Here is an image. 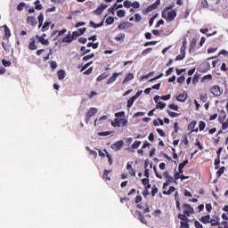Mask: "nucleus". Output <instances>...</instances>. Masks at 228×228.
I'll use <instances>...</instances> for the list:
<instances>
[{"label":"nucleus","mask_w":228,"mask_h":228,"mask_svg":"<svg viewBox=\"0 0 228 228\" xmlns=\"http://www.w3.org/2000/svg\"><path fill=\"white\" fill-rule=\"evenodd\" d=\"M210 215L203 216L200 217V222L203 224H210Z\"/></svg>","instance_id":"nucleus-17"},{"label":"nucleus","mask_w":228,"mask_h":228,"mask_svg":"<svg viewBox=\"0 0 228 228\" xmlns=\"http://www.w3.org/2000/svg\"><path fill=\"white\" fill-rule=\"evenodd\" d=\"M180 228H190L189 224L186 222H180Z\"/></svg>","instance_id":"nucleus-61"},{"label":"nucleus","mask_w":228,"mask_h":228,"mask_svg":"<svg viewBox=\"0 0 228 228\" xmlns=\"http://www.w3.org/2000/svg\"><path fill=\"white\" fill-rule=\"evenodd\" d=\"M2 46L4 51L9 52L11 49V45H9L8 44H5L4 42L2 43Z\"/></svg>","instance_id":"nucleus-48"},{"label":"nucleus","mask_w":228,"mask_h":228,"mask_svg":"<svg viewBox=\"0 0 228 228\" xmlns=\"http://www.w3.org/2000/svg\"><path fill=\"white\" fill-rule=\"evenodd\" d=\"M210 80H213V75H205L203 77H202V80H200V82L202 83H205L207 81H210Z\"/></svg>","instance_id":"nucleus-27"},{"label":"nucleus","mask_w":228,"mask_h":228,"mask_svg":"<svg viewBox=\"0 0 228 228\" xmlns=\"http://www.w3.org/2000/svg\"><path fill=\"white\" fill-rule=\"evenodd\" d=\"M25 6H26V4H25L24 2H21V3H20V4H18L17 10H18L19 12H21L22 10H24Z\"/></svg>","instance_id":"nucleus-43"},{"label":"nucleus","mask_w":228,"mask_h":228,"mask_svg":"<svg viewBox=\"0 0 228 228\" xmlns=\"http://www.w3.org/2000/svg\"><path fill=\"white\" fill-rule=\"evenodd\" d=\"M201 5H202V8H204V9L209 8V4H208L207 0H202Z\"/></svg>","instance_id":"nucleus-56"},{"label":"nucleus","mask_w":228,"mask_h":228,"mask_svg":"<svg viewBox=\"0 0 228 228\" xmlns=\"http://www.w3.org/2000/svg\"><path fill=\"white\" fill-rule=\"evenodd\" d=\"M224 171H225V167H220L219 170L216 171V176L218 178L221 177Z\"/></svg>","instance_id":"nucleus-39"},{"label":"nucleus","mask_w":228,"mask_h":228,"mask_svg":"<svg viewBox=\"0 0 228 228\" xmlns=\"http://www.w3.org/2000/svg\"><path fill=\"white\" fill-rule=\"evenodd\" d=\"M117 15H118V17H119V18H124L125 15H126V12H125V11L120 10V11H118V12H117Z\"/></svg>","instance_id":"nucleus-54"},{"label":"nucleus","mask_w":228,"mask_h":228,"mask_svg":"<svg viewBox=\"0 0 228 228\" xmlns=\"http://www.w3.org/2000/svg\"><path fill=\"white\" fill-rule=\"evenodd\" d=\"M3 28H4L3 40H9L10 37H12V32H10L8 26L6 25H4Z\"/></svg>","instance_id":"nucleus-8"},{"label":"nucleus","mask_w":228,"mask_h":228,"mask_svg":"<svg viewBox=\"0 0 228 228\" xmlns=\"http://www.w3.org/2000/svg\"><path fill=\"white\" fill-rule=\"evenodd\" d=\"M175 191H176V188L171 186V187L169 188V191H163L162 193H163V195H167V196H169L170 194L174 193Z\"/></svg>","instance_id":"nucleus-26"},{"label":"nucleus","mask_w":228,"mask_h":228,"mask_svg":"<svg viewBox=\"0 0 228 228\" xmlns=\"http://www.w3.org/2000/svg\"><path fill=\"white\" fill-rule=\"evenodd\" d=\"M108 77V75L106 73H103L97 77V82H101Z\"/></svg>","instance_id":"nucleus-40"},{"label":"nucleus","mask_w":228,"mask_h":228,"mask_svg":"<svg viewBox=\"0 0 228 228\" xmlns=\"http://www.w3.org/2000/svg\"><path fill=\"white\" fill-rule=\"evenodd\" d=\"M114 39H116L117 42L124 41L125 34L124 33H120L116 37H114Z\"/></svg>","instance_id":"nucleus-34"},{"label":"nucleus","mask_w":228,"mask_h":228,"mask_svg":"<svg viewBox=\"0 0 228 228\" xmlns=\"http://www.w3.org/2000/svg\"><path fill=\"white\" fill-rule=\"evenodd\" d=\"M44 20H45V14L40 12L39 16H38V22H39L38 28H41L43 26V21Z\"/></svg>","instance_id":"nucleus-29"},{"label":"nucleus","mask_w":228,"mask_h":228,"mask_svg":"<svg viewBox=\"0 0 228 228\" xmlns=\"http://www.w3.org/2000/svg\"><path fill=\"white\" fill-rule=\"evenodd\" d=\"M140 145H141V142H140V141H136V142H134L133 143L132 149H133V150H136L137 148L140 147Z\"/></svg>","instance_id":"nucleus-52"},{"label":"nucleus","mask_w":228,"mask_h":228,"mask_svg":"<svg viewBox=\"0 0 228 228\" xmlns=\"http://www.w3.org/2000/svg\"><path fill=\"white\" fill-rule=\"evenodd\" d=\"M93 58H94V53H91L90 55H86L83 57V61H88Z\"/></svg>","instance_id":"nucleus-42"},{"label":"nucleus","mask_w":228,"mask_h":228,"mask_svg":"<svg viewBox=\"0 0 228 228\" xmlns=\"http://www.w3.org/2000/svg\"><path fill=\"white\" fill-rule=\"evenodd\" d=\"M127 124H128L127 119L120 118V126H127Z\"/></svg>","instance_id":"nucleus-57"},{"label":"nucleus","mask_w":228,"mask_h":228,"mask_svg":"<svg viewBox=\"0 0 228 228\" xmlns=\"http://www.w3.org/2000/svg\"><path fill=\"white\" fill-rule=\"evenodd\" d=\"M124 146V141L120 140L118 141L117 142H114L112 145H110V149H112L115 151H118L121 150V148H123Z\"/></svg>","instance_id":"nucleus-5"},{"label":"nucleus","mask_w":228,"mask_h":228,"mask_svg":"<svg viewBox=\"0 0 228 228\" xmlns=\"http://www.w3.org/2000/svg\"><path fill=\"white\" fill-rule=\"evenodd\" d=\"M2 64L4 67H11L12 61H5L4 59L2 60Z\"/></svg>","instance_id":"nucleus-50"},{"label":"nucleus","mask_w":228,"mask_h":228,"mask_svg":"<svg viewBox=\"0 0 228 228\" xmlns=\"http://www.w3.org/2000/svg\"><path fill=\"white\" fill-rule=\"evenodd\" d=\"M166 108V103L162 102H157L156 109L158 110H163Z\"/></svg>","instance_id":"nucleus-36"},{"label":"nucleus","mask_w":228,"mask_h":228,"mask_svg":"<svg viewBox=\"0 0 228 228\" xmlns=\"http://www.w3.org/2000/svg\"><path fill=\"white\" fill-rule=\"evenodd\" d=\"M168 107H169L170 110H173L175 111H178V109H179V107L175 103L169 104Z\"/></svg>","instance_id":"nucleus-51"},{"label":"nucleus","mask_w":228,"mask_h":228,"mask_svg":"<svg viewBox=\"0 0 228 228\" xmlns=\"http://www.w3.org/2000/svg\"><path fill=\"white\" fill-rule=\"evenodd\" d=\"M97 112H98V110H96L94 107H92L91 109H89L87 114H86V124H88L92 117L95 116Z\"/></svg>","instance_id":"nucleus-4"},{"label":"nucleus","mask_w":228,"mask_h":228,"mask_svg":"<svg viewBox=\"0 0 228 228\" xmlns=\"http://www.w3.org/2000/svg\"><path fill=\"white\" fill-rule=\"evenodd\" d=\"M196 47H197V38H192L190 44V53L195 51Z\"/></svg>","instance_id":"nucleus-22"},{"label":"nucleus","mask_w":228,"mask_h":228,"mask_svg":"<svg viewBox=\"0 0 228 228\" xmlns=\"http://www.w3.org/2000/svg\"><path fill=\"white\" fill-rule=\"evenodd\" d=\"M81 35H82V34L79 33L78 31H73L71 37H72L73 38H75V40H77V39L78 38V37L81 36Z\"/></svg>","instance_id":"nucleus-53"},{"label":"nucleus","mask_w":228,"mask_h":228,"mask_svg":"<svg viewBox=\"0 0 228 228\" xmlns=\"http://www.w3.org/2000/svg\"><path fill=\"white\" fill-rule=\"evenodd\" d=\"M199 78H200V75H194V77H192V84L197 85V83H199Z\"/></svg>","instance_id":"nucleus-46"},{"label":"nucleus","mask_w":228,"mask_h":228,"mask_svg":"<svg viewBox=\"0 0 228 228\" xmlns=\"http://www.w3.org/2000/svg\"><path fill=\"white\" fill-rule=\"evenodd\" d=\"M36 38L38 39V42L44 45H48L50 43H49V40L48 39H45V37H42L41 36H36Z\"/></svg>","instance_id":"nucleus-20"},{"label":"nucleus","mask_w":228,"mask_h":228,"mask_svg":"<svg viewBox=\"0 0 228 228\" xmlns=\"http://www.w3.org/2000/svg\"><path fill=\"white\" fill-rule=\"evenodd\" d=\"M185 56H186V53H180V54L175 57V61H181L184 60Z\"/></svg>","instance_id":"nucleus-33"},{"label":"nucleus","mask_w":228,"mask_h":228,"mask_svg":"<svg viewBox=\"0 0 228 228\" xmlns=\"http://www.w3.org/2000/svg\"><path fill=\"white\" fill-rule=\"evenodd\" d=\"M104 24V20H102L101 23H94V21L89 22V26H91L93 28H99L102 27Z\"/></svg>","instance_id":"nucleus-24"},{"label":"nucleus","mask_w":228,"mask_h":228,"mask_svg":"<svg viewBox=\"0 0 228 228\" xmlns=\"http://www.w3.org/2000/svg\"><path fill=\"white\" fill-rule=\"evenodd\" d=\"M200 72H202V73H207L208 70H210V64L208 62H204V63L200 64Z\"/></svg>","instance_id":"nucleus-13"},{"label":"nucleus","mask_w":228,"mask_h":228,"mask_svg":"<svg viewBox=\"0 0 228 228\" xmlns=\"http://www.w3.org/2000/svg\"><path fill=\"white\" fill-rule=\"evenodd\" d=\"M108 5L106 4H101L100 6L97 7L95 11L93 12L95 15H102L103 11L106 10Z\"/></svg>","instance_id":"nucleus-6"},{"label":"nucleus","mask_w":228,"mask_h":228,"mask_svg":"<svg viewBox=\"0 0 228 228\" xmlns=\"http://www.w3.org/2000/svg\"><path fill=\"white\" fill-rule=\"evenodd\" d=\"M76 40L74 37H71L70 33L65 36L62 39V43L70 44L72 41Z\"/></svg>","instance_id":"nucleus-16"},{"label":"nucleus","mask_w":228,"mask_h":228,"mask_svg":"<svg viewBox=\"0 0 228 228\" xmlns=\"http://www.w3.org/2000/svg\"><path fill=\"white\" fill-rule=\"evenodd\" d=\"M104 152L106 153V158H108L109 165L111 166L112 165V157H111L110 153H109L106 149H104Z\"/></svg>","instance_id":"nucleus-38"},{"label":"nucleus","mask_w":228,"mask_h":228,"mask_svg":"<svg viewBox=\"0 0 228 228\" xmlns=\"http://www.w3.org/2000/svg\"><path fill=\"white\" fill-rule=\"evenodd\" d=\"M163 177L167 179L166 183H176V181L174 180L175 178L169 175L168 171H165V173H163Z\"/></svg>","instance_id":"nucleus-11"},{"label":"nucleus","mask_w":228,"mask_h":228,"mask_svg":"<svg viewBox=\"0 0 228 228\" xmlns=\"http://www.w3.org/2000/svg\"><path fill=\"white\" fill-rule=\"evenodd\" d=\"M200 131L202 132L206 128V123L204 121H200L199 123Z\"/></svg>","instance_id":"nucleus-44"},{"label":"nucleus","mask_w":228,"mask_h":228,"mask_svg":"<svg viewBox=\"0 0 228 228\" xmlns=\"http://www.w3.org/2000/svg\"><path fill=\"white\" fill-rule=\"evenodd\" d=\"M115 21V19L112 16H110L105 20V23L107 26H110Z\"/></svg>","instance_id":"nucleus-35"},{"label":"nucleus","mask_w":228,"mask_h":228,"mask_svg":"<svg viewBox=\"0 0 228 228\" xmlns=\"http://www.w3.org/2000/svg\"><path fill=\"white\" fill-rule=\"evenodd\" d=\"M27 24L31 25L32 27H35L37 25V20L34 16H28Z\"/></svg>","instance_id":"nucleus-12"},{"label":"nucleus","mask_w":228,"mask_h":228,"mask_svg":"<svg viewBox=\"0 0 228 228\" xmlns=\"http://www.w3.org/2000/svg\"><path fill=\"white\" fill-rule=\"evenodd\" d=\"M122 73H113L112 77H110L108 81H106V85H110L112 83H115V81L117 80V78H118V77L121 75Z\"/></svg>","instance_id":"nucleus-9"},{"label":"nucleus","mask_w":228,"mask_h":228,"mask_svg":"<svg viewBox=\"0 0 228 228\" xmlns=\"http://www.w3.org/2000/svg\"><path fill=\"white\" fill-rule=\"evenodd\" d=\"M186 99H187V93L186 92H184L183 94H179L177 95V97H175V100H177V102H184L186 101Z\"/></svg>","instance_id":"nucleus-14"},{"label":"nucleus","mask_w":228,"mask_h":228,"mask_svg":"<svg viewBox=\"0 0 228 228\" xmlns=\"http://www.w3.org/2000/svg\"><path fill=\"white\" fill-rule=\"evenodd\" d=\"M182 143L185 144L186 146H189V139H187L186 135L183 136Z\"/></svg>","instance_id":"nucleus-55"},{"label":"nucleus","mask_w":228,"mask_h":228,"mask_svg":"<svg viewBox=\"0 0 228 228\" xmlns=\"http://www.w3.org/2000/svg\"><path fill=\"white\" fill-rule=\"evenodd\" d=\"M162 19H165L167 22H173L177 16L176 11H162Z\"/></svg>","instance_id":"nucleus-1"},{"label":"nucleus","mask_w":228,"mask_h":228,"mask_svg":"<svg viewBox=\"0 0 228 228\" xmlns=\"http://www.w3.org/2000/svg\"><path fill=\"white\" fill-rule=\"evenodd\" d=\"M178 218L180 219V220H182L183 222H189V219L187 218V216H185V215H183V214H179L178 215Z\"/></svg>","instance_id":"nucleus-41"},{"label":"nucleus","mask_w":228,"mask_h":228,"mask_svg":"<svg viewBox=\"0 0 228 228\" xmlns=\"http://www.w3.org/2000/svg\"><path fill=\"white\" fill-rule=\"evenodd\" d=\"M132 27V23L129 22H121L118 26V28L119 29H125V28H130Z\"/></svg>","instance_id":"nucleus-18"},{"label":"nucleus","mask_w":228,"mask_h":228,"mask_svg":"<svg viewBox=\"0 0 228 228\" xmlns=\"http://www.w3.org/2000/svg\"><path fill=\"white\" fill-rule=\"evenodd\" d=\"M134 214L138 216L139 222H141L142 224H147V220H145L143 214L141 213L140 210L134 211Z\"/></svg>","instance_id":"nucleus-10"},{"label":"nucleus","mask_w":228,"mask_h":228,"mask_svg":"<svg viewBox=\"0 0 228 228\" xmlns=\"http://www.w3.org/2000/svg\"><path fill=\"white\" fill-rule=\"evenodd\" d=\"M110 126H112L113 127H120V119H114V121L110 123Z\"/></svg>","instance_id":"nucleus-30"},{"label":"nucleus","mask_w":228,"mask_h":228,"mask_svg":"<svg viewBox=\"0 0 228 228\" xmlns=\"http://www.w3.org/2000/svg\"><path fill=\"white\" fill-rule=\"evenodd\" d=\"M57 77H59V80H63L66 77V71L63 69H60L57 71Z\"/></svg>","instance_id":"nucleus-23"},{"label":"nucleus","mask_w":228,"mask_h":228,"mask_svg":"<svg viewBox=\"0 0 228 228\" xmlns=\"http://www.w3.org/2000/svg\"><path fill=\"white\" fill-rule=\"evenodd\" d=\"M160 5V0L155 1L154 4H151L149 7L146 8V12H151L153 10H157Z\"/></svg>","instance_id":"nucleus-7"},{"label":"nucleus","mask_w":228,"mask_h":228,"mask_svg":"<svg viewBox=\"0 0 228 228\" xmlns=\"http://www.w3.org/2000/svg\"><path fill=\"white\" fill-rule=\"evenodd\" d=\"M197 126V121L192 120L190 125H188V131L191 133L194 132V128ZM195 132H198V129L195 130Z\"/></svg>","instance_id":"nucleus-19"},{"label":"nucleus","mask_w":228,"mask_h":228,"mask_svg":"<svg viewBox=\"0 0 228 228\" xmlns=\"http://www.w3.org/2000/svg\"><path fill=\"white\" fill-rule=\"evenodd\" d=\"M142 185H147V184H150V179L149 178H142Z\"/></svg>","instance_id":"nucleus-62"},{"label":"nucleus","mask_w":228,"mask_h":228,"mask_svg":"<svg viewBox=\"0 0 228 228\" xmlns=\"http://www.w3.org/2000/svg\"><path fill=\"white\" fill-rule=\"evenodd\" d=\"M110 173H111V170H107V169L104 170L103 179H105V181H110L111 180V178L109 177V174H110Z\"/></svg>","instance_id":"nucleus-28"},{"label":"nucleus","mask_w":228,"mask_h":228,"mask_svg":"<svg viewBox=\"0 0 228 228\" xmlns=\"http://www.w3.org/2000/svg\"><path fill=\"white\" fill-rule=\"evenodd\" d=\"M80 51H81V52H84L83 55H85V54L90 53L91 49H86V46H81Z\"/></svg>","instance_id":"nucleus-49"},{"label":"nucleus","mask_w":228,"mask_h":228,"mask_svg":"<svg viewBox=\"0 0 228 228\" xmlns=\"http://www.w3.org/2000/svg\"><path fill=\"white\" fill-rule=\"evenodd\" d=\"M210 224L212 227L219 226L220 225V218L219 216H215L214 219L210 218Z\"/></svg>","instance_id":"nucleus-15"},{"label":"nucleus","mask_w":228,"mask_h":228,"mask_svg":"<svg viewBox=\"0 0 228 228\" xmlns=\"http://www.w3.org/2000/svg\"><path fill=\"white\" fill-rule=\"evenodd\" d=\"M183 214H185V216H190L191 215L194 214V208L191 207V205L188 203L183 204Z\"/></svg>","instance_id":"nucleus-2"},{"label":"nucleus","mask_w":228,"mask_h":228,"mask_svg":"<svg viewBox=\"0 0 228 228\" xmlns=\"http://www.w3.org/2000/svg\"><path fill=\"white\" fill-rule=\"evenodd\" d=\"M187 40L183 39L182 48H180V53L186 54Z\"/></svg>","instance_id":"nucleus-25"},{"label":"nucleus","mask_w":228,"mask_h":228,"mask_svg":"<svg viewBox=\"0 0 228 228\" xmlns=\"http://www.w3.org/2000/svg\"><path fill=\"white\" fill-rule=\"evenodd\" d=\"M167 114H169V116H170L171 118H173L181 116V114L175 113V112H173V111H170V110H167Z\"/></svg>","instance_id":"nucleus-47"},{"label":"nucleus","mask_w":228,"mask_h":228,"mask_svg":"<svg viewBox=\"0 0 228 228\" xmlns=\"http://www.w3.org/2000/svg\"><path fill=\"white\" fill-rule=\"evenodd\" d=\"M184 81H185V77L184 76H180L178 78H177V83H179V84H183V83H184Z\"/></svg>","instance_id":"nucleus-60"},{"label":"nucleus","mask_w":228,"mask_h":228,"mask_svg":"<svg viewBox=\"0 0 228 228\" xmlns=\"http://www.w3.org/2000/svg\"><path fill=\"white\" fill-rule=\"evenodd\" d=\"M152 52V48H146L144 51L142 52V55L149 54Z\"/></svg>","instance_id":"nucleus-59"},{"label":"nucleus","mask_w":228,"mask_h":228,"mask_svg":"<svg viewBox=\"0 0 228 228\" xmlns=\"http://www.w3.org/2000/svg\"><path fill=\"white\" fill-rule=\"evenodd\" d=\"M194 226L195 228H203V225L199 221L194 222Z\"/></svg>","instance_id":"nucleus-64"},{"label":"nucleus","mask_w":228,"mask_h":228,"mask_svg":"<svg viewBox=\"0 0 228 228\" xmlns=\"http://www.w3.org/2000/svg\"><path fill=\"white\" fill-rule=\"evenodd\" d=\"M29 49H30V51H36L37 49V44L35 42V38L34 37L30 38Z\"/></svg>","instance_id":"nucleus-21"},{"label":"nucleus","mask_w":228,"mask_h":228,"mask_svg":"<svg viewBox=\"0 0 228 228\" xmlns=\"http://www.w3.org/2000/svg\"><path fill=\"white\" fill-rule=\"evenodd\" d=\"M136 99L130 97V99L126 102V108H131L135 102Z\"/></svg>","instance_id":"nucleus-37"},{"label":"nucleus","mask_w":228,"mask_h":228,"mask_svg":"<svg viewBox=\"0 0 228 228\" xmlns=\"http://www.w3.org/2000/svg\"><path fill=\"white\" fill-rule=\"evenodd\" d=\"M51 26V22L45 21L43 27H42V32H45L47 29H49V27Z\"/></svg>","instance_id":"nucleus-32"},{"label":"nucleus","mask_w":228,"mask_h":228,"mask_svg":"<svg viewBox=\"0 0 228 228\" xmlns=\"http://www.w3.org/2000/svg\"><path fill=\"white\" fill-rule=\"evenodd\" d=\"M224 55V57H228V52L226 50H221V52L218 53V56Z\"/></svg>","instance_id":"nucleus-63"},{"label":"nucleus","mask_w":228,"mask_h":228,"mask_svg":"<svg viewBox=\"0 0 228 228\" xmlns=\"http://www.w3.org/2000/svg\"><path fill=\"white\" fill-rule=\"evenodd\" d=\"M220 70L224 71V72H226L228 70V67H226V63L225 62L221 64Z\"/></svg>","instance_id":"nucleus-58"},{"label":"nucleus","mask_w":228,"mask_h":228,"mask_svg":"<svg viewBox=\"0 0 228 228\" xmlns=\"http://www.w3.org/2000/svg\"><path fill=\"white\" fill-rule=\"evenodd\" d=\"M98 136H108L110 134H111V132L110 131H105V132H98Z\"/></svg>","instance_id":"nucleus-45"},{"label":"nucleus","mask_w":228,"mask_h":228,"mask_svg":"<svg viewBox=\"0 0 228 228\" xmlns=\"http://www.w3.org/2000/svg\"><path fill=\"white\" fill-rule=\"evenodd\" d=\"M133 79H134V75L132 73H128L124 79V83H127Z\"/></svg>","instance_id":"nucleus-31"},{"label":"nucleus","mask_w":228,"mask_h":228,"mask_svg":"<svg viewBox=\"0 0 228 228\" xmlns=\"http://www.w3.org/2000/svg\"><path fill=\"white\" fill-rule=\"evenodd\" d=\"M210 93L215 96L218 97L221 96L224 93V90L220 88L218 85H216L210 88Z\"/></svg>","instance_id":"nucleus-3"}]
</instances>
